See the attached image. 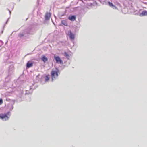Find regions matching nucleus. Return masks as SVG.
<instances>
[{
	"mask_svg": "<svg viewBox=\"0 0 147 147\" xmlns=\"http://www.w3.org/2000/svg\"><path fill=\"white\" fill-rule=\"evenodd\" d=\"M59 72L58 70L55 71L53 70L51 72V76L52 81L55 80L56 78H57L58 76V74Z\"/></svg>",
	"mask_w": 147,
	"mask_h": 147,
	"instance_id": "obj_1",
	"label": "nucleus"
},
{
	"mask_svg": "<svg viewBox=\"0 0 147 147\" xmlns=\"http://www.w3.org/2000/svg\"><path fill=\"white\" fill-rule=\"evenodd\" d=\"M9 112H8L6 114H0V118H1L2 119L5 121L8 120L9 119V117H8L7 115L9 114Z\"/></svg>",
	"mask_w": 147,
	"mask_h": 147,
	"instance_id": "obj_2",
	"label": "nucleus"
},
{
	"mask_svg": "<svg viewBox=\"0 0 147 147\" xmlns=\"http://www.w3.org/2000/svg\"><path fill=\"white\" fill-rule=\"evenodd\" d=\"M54 58L57 63H60V64H61L63 63L62 60L59 56H54Z\"/></svg>",
	"mask_w": 147,
	"mask_h": 147,
	"instance_id": "obj_3",
	"label": "nucleus"
},
{
	"mask_svg": "<svg viewBox=\"0 0 147 147\" xmlns=\"http://www.w3.org/2000/svg\"><path fill=\"white\" fill-rule=\"evenodd\" d=\"M68 35L69 36L71 39L73 40L74 39V35L71 31H70L68 32Z\"/></svg>",
	"mask_w": 147,
	"mask_h": 147,
	"instance_id": "obj_4",
	"label": "nucleus"
},
{
	"mask_svg": "<svg viewBox=\"0 0 147 147\" xmlns=\"http://www.w3.org/2000/svg\"><path fill=\"white\" fill-rule=\"evenodd\" d=\"M76 16H69L68 19L71 21H74L76 20Z\"/></svg>",
	"mask_w": 147,
	"mask_h": 147,
	"instance_id": "obj_5",
	"label": "nucleus"
},
{
	"mask_svg": "<svg viewBox=\"0 0 147 147\" xmlns=\"http://www.w3.org/2000/svg\"><path fill=\"white\" fill-rule=\"evenodd\" d=\"M51 13H50L47 12L45 15V18L46 20H49L51 17Z\"/></svg>",
	"mask_w": 147,
	"mask_h": 147,
	"instance_id": "obj_6",
	"label": "nucleus"
},
{
	"mask_svg": "<svg viewBox=\"0 0 147 147\" xmlns=\"http://www.w3.org/2000/svg\"><path fill=\"white\" fill-rule=\"evenodd\" d=\"M33 65V63L30 61H28L26 64L27 68H29L32 67Z\"/></svg>",
	"mask_w": 147,
	"mask_h": 147,
	"instance_id": "obj_7",
	"label": "nucleus"
},
{
	"mask_svg": "<svg viewBox=\"0 0 147 147\" xmlns=\"http://www.w3.org/2000/svg\"><path fill=\"white\" fill-rule=\"evenodd\" d=\"M147 16V11H143L142 13L140 14V16Z\"/></svg>",
	"mask_w": 147,
	"mask_h": 147,
	"instance_id": "obj_8",
	"label": "nucleus"
},
{
	"mask_svg": "<svg viewBox=\"0 0 147 147\" xmlns=\"http://www.w3.org/2000/svg\"><path fill=\"white\" fill-rule=\"evenodd\" d=\"M41 59L44 62H46L48 60V59L44 55L42 56Z\"/></svg>",
	"mask_w": 147,
	"mask_h": 147,
	"instance_id": "obj_9",
	"label": "nucleus"
},
{
	"mask_svg": "<svg viewBox=\"0 0 147 147\" xmlns=\"http://www.w3.org/2000/svg\"><path fill=\"white\" fill-rule=\"evenodd\" d=\"M61 22H62V23L65 26H68L67 23V22H66V21L65 20H62L61 21Z\"/></svg>",
	"mask_w": 147,
	"mask_h": 147,
	"instance_id": "obj_10",
	"label": "nucleus"
},
{
	"mask_svg": "<svg viewBox=\"0 0 147 147\" xmlns=\"http://www.w3.org/2000/svg\"><path fill=\"white\" fill-rule=\"evenodd\" d=\"M108 4L111 7H114L115 8H116V7L112 3L110 2H108Z\"/></svg>",
	"mask_w": 147,
	"mask_h": 147,
	"instance_id": "obj_11",
	"label": "nucleus"
},
{
	"mask_svg": "<svg viewBox=\"0 0 147 147\" xmlns=\"http://www.w3.org/2000/svg\"><path fill=\"white\" fill-rule=\"evenodd\" d=\"M45 79V81L46 82H48L49 81V77L48 76V75H46V76Z\"/></svg>",
	"mask_w": 147,
	"mask_h": 147,
	"instance_id": "obj_12",
	"label": "nucleus"
},
{
	"mask_svg": "<svg viewBox=\"0 0 147 147\" xmlns=\"http://www.w3.org/2000/svg\"><path fill=\"white\" fill-rule=\"evenodd\" d=\"M64 55L66 57H68L69 56V55L66 52H64Z\"/></svg>",
	"mask_w": 147,
	"mask_h": 147,
	"instance_id": "obj_13",
	"label": "nucleus"
},
{
	"mask_svg": "<svg viewBox=\"0 0 147 147\" xmlns=\"http://www.w3.org/2000/svg\"><path fill=\"white\" fill-rule=\"evenodd\" d=\"M24 34H19V36L20 37H22L24 36Z\"/></svg>",
	"mask_w": 147,
	"mask_h": 147,
	"instance_id": "obj_14",
	"label": "nucleus"
},
{
	"mask_svg": "<svg viewBox=\"0 0 147 147\" xmlns=\"http://www.w3.org/2000/svg\"><path fill=\"white\" fill-rule=\"evenodd\" d=\"M3 102V100L2 99H0V105L2 104Z\"/></svg>",
	"mask_w": 147,
	"mask_h": 147,
	"instance_id": "obj_15",
	"label": "nucleus"
}]
</instances>
